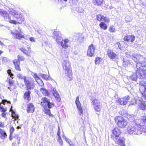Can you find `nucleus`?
Instances as JSON below:
<instances>
[{"label":"nucleus","instance_id":"f257e3e1","mask_svg":"<svg viewBox=\"0 0 146 146\" xmlns=\"http://www.w3.org/2000/svg\"><path fill=\"white\" fill-rule=\"evenodd\" d=\"M132 59L137 63L136 65V74L134 73L130 78L133 80L136 81L137 78L141 79L146 78V60L145 58L139 54H136L132 56Z\"/></svg>","mask_w":146,"mask_h":146},{"label":"nucleus","instance_id":"f03ea898","mask_svg":"<svg viewBox=\"0 0 146 146\" xmlns=\"http://www.w3.org/2000/svg\"><path fill=\"white\" fill-rule=\"evenodd\" d=\"M136 125H129L127 129V132L132 135L141 134L146 132V117H142L141 119H136Z\"/></svg>","mask_w":146,"mask_h":146},{"label":"nucleus","instance_id":"7ed1b4c3","mask_svg":"<svg viewBox=\"0 0 146 146\" xmlns=\"http://www.w3.org/2000/svg\"><path fill=\"white\" fill-rule=\"evenodd\" d=\"M9 11L10 14L17 19V22L16 21L11 20L8 13L6 11H3L1 9H0V15L4 17L6 21H9L11 23L16 24L18 23H19L20 24L24 21V18L20 12H17L12 9H9Z\"/></svg>","mask_w":146,"mask_h":146},{"label":"nucleus","instance_id":"20e7f679","mask_svg":"<svg viewBox=\"0 0 146 146\" xmlns=\"http://www.w3.org/2000/svg\"><path fill=\"white\" fill-rule=\"evenodd\" d=\"M120 133V131L118 128H115L113 130L111 137L116 143L121 146H125L124 139L119 137Z\"/></svg>","mask_w":146,"mask_h":146},{"label":"nucleus","instance_id":"39448f33","mask_svg":"<svg viewBox=\"0 0 146 146\" xmlns=\"http://www.w3.org/2000/svg\"><path fill=\"white\" fill-rule=\"evenodd\" d=\"M62 67L65 71V74L69 81L72 80V73L71 68V64L68 60H64L62 62Z\"/></svg>","mask_w":146,"mask_h":146},{"label":"nucleus","instance_id":"423d86ee","mask_svg":"<svg viewBox=\"0 0 146 146\" xmlns=\"http://www.w3.org/2000/svg\"><path fill=\"white\" fill-rule=\"evenodd\" d=\"M41 105L43 107H44V109L43 110V112L45 114L48 115L50 117H53V115L51 114L50 110L46 106L49 100L46 97H44L41 99Z\"/></svg>","mask_w":146,"mask_h":146},{"label":"nucleus","instance_id":"0eeeda50","mask_svg":"<svg viewBox=\"0 0 146 146\" xmlns=\"http://www.w3.org/2000/svg\"><path fill=\"white\" fill-rule=\"evenodd\" d=\"M114 120L118 127L121 128H125L128 123L126 120L121 116L115 117Z\"/></svg>","mask_w":146,"mask_h":146},{"label":"nucleus","instance_id":"6e6552de","mask_svg":"<svg viewBox=\"0 0 146 146\" xmlns=\"http://www.w3.org/2000/svg\"><path fill=\"white\" fill-rule=\"evenodd\" d=\"M91 103L95 111L100 113L102 107V104L100 101L98 99H94L92 100Z\"/></svg>","mask_w":146,"mask_h":146},{"label":"nucleus","instance_id":"1a4fd4ad","mask_svg":"<svg viewBox=\"0 0 146 146\" xmlns=\"http://www.w3.org/2000/svg\"><path fill=\"white\" fill-rule=\"evenodd\" d=\"M11 33L15 39L21 40L22 38H23L27 39L25 38L23 33L22 32L20 28L18 27V29H16L14 32L11 31Z\"/></svg>","mask_w":146,"mask_h":146},{"label":"nucleus","instance_id":"9d476101","mask_svg":"<svg viewBox=\"0 0 146 146\" xmlns=\"http://www.w3.org/2000/svg\"><path fill=\"white\" fill-rule=\"evenodd\" d=\"M139 90L142 95L146 98V83L145 81L141 82Z\"/></svg>","mask_w":146,"mask_h":146},{"label":"nucleus","instance_id":"9b49d317","mask_svg":"<svg viewBox=\"0 0 146 146\" xmlns=\"http://www.w3.org/2000/svg\"><path fill=\"white\" fill-rule=\"evenodd\" d=\"M79 99V96L77 97L75 103L76 105L79 115L80 116H82L83 115V110L81 107V104L80 102Z\"/></svg>","mask_w":146,"mask_h":146},{"label":"nucleus","instance_id":"f8f14e48","mask_svg":"<svg viewBox=\"0 0 146 146\" xmlns=\"http://www.w3.org/2000/svg\"><path fill=\"white\" fill-rule=\"evenodd\" d=\"M130 98V97L127 96L123 98L119 99L118 100V102L121 105H125L128 102Z\"/></svg>","mask_w":146,"mask_h":146},{"label":"nucleus","instance_id":"ddd939ff","mask_svg":"<svg viewBox=\"0 0 146 146\" xmlns=\"http://www.w3.org/2000/svg\"><path fill=\"white\" fill-rule=\"evenodd\" d=\"M107 54L108 56L110 59H114L118 58L117 55L111 50H108Z\"/></svg>","mask_w":146,"mask_h":146},{"label":"nucleus","instance_id":"4468645a","mask_svg":"<svg viewBox=\"0 0 146 146\" xmlns=\"http://www.w3.org/2000/svg\"><path fill=\"white\" fill-rule=\"evenodd\" d=\"M60 44L62 47L65 49H66L70 44V43L69 40L65 39L62 40L60 42Z\"/></svg>","mask_w":146,"mask_h":146},{"label":"nucleus","instance_id":"2eb2a0df","mask_svg":"<svg viewBox=\"0 0 146 146\" xmlns=\"http://www.w3.org/2000/svg\"><path fill=\"white\" fill-rule=\"evenodd\" d=\"M31 75L34 77L35 80L40 86H44V84L42 81L39 79L36 73L32 72L31 73Z\"/></svg>","mask_w":146,"mask_h":146},{"label":"nucleus","instance_id":"dca6fc26","mask_svg":"<svg viewBox=\"0 0 146 146\" xmlns=\"http://www.w3.org/2000/svg\"><path fill=\"white\" fill-rule=\"evenodd\" d=\"M95 47L92 44L90 45L88 48L87 55L88 56L90 57L93 56L94 54Z\"/></svg>","mask_w":146,"mask_h":146},{"label":"nucleus","instance_id":"f3484780","mask_svg":"<svg viewBox=\"0 0 146 146\" xmlns=\"http://www.w3.org/2000/svg\"><path fill=\"white\" fill-rule=\"evenodd\" d=\"M53 37L55 39L57 43H59L61 39V34L60 33L57 31H54L53 33Z\"/></svg>","mask_w":146,"mask_h":146},{"label":"nucleus","instance_id":"a211bd4d","mask_svg":"<svg viewBox=\"0 0 146 146\" xmlns=\"http://www.w3.org/2000/svg\"><path fill=\"white\" fill-rule=\"evenodd\" d=\"M25 83L28 89H31L33 88L34 85L33 81H29L27 79L26 81H25Z\"/></svg>","mask_w":146,"mask_h":146},{"label":"nucleus","instance_id":"6ab92c4d","mask_svg":"<svg viewBox=\"0 0 146 146\" xmlns=\"http://www.w3.org/2000/svg\"><path fill=\"white\" fill-rule=\"evenodd\" d=\"M135 39V37L132 35H127L125 36L124 38V40L128 42L130 41L131 42H133Z\"/></svg>","mask_w":146,"mask_h":146},{"label":"nucleus","instance_id":"aec40b11","mask_svg":"<svg viewBox=\"0 0 146 146\" xmlns=\"http://www.w3.org/2000/svg\"><path fill=\"white\" fill-rule=\"evenodd\" d=\"M139 99L138 104L140 108L142 110H145L146 109V105L145 104V101H142L141 98H139Z\"/></svg>","mask_w":146,"mask_h":146},{"label":"nucleus","instance_id":"412c9836","mask_svg":"<svg viewBox=\"0 0 146 146\" xmlns=\"http://www.w3.org/2000/svg\"><path fill=\"white\" fill-rule=\"evenodd\" d=\"M52 93L54 97L56 99L57 101H60L61 100V98L59 94L56 91L55 88H53Z\"/></svg>","mask_w":146,"mask_h":146},{"label":"nucleus","instance_id":"4be33fe9","mask_svg":"<svg viewBox=\"0 0 146 146\" xmlns=\"http://www.w3.org/2000/svg\"><path fill=\"white\" fill-rule=\"evenodd\" d=\"M16 69L19 71H21V69L20 67V62L17 59H15L13 61Z\"/></svg>","mask_w":146,"mask_h":146},{"label":"nucleus","instance_id":"5701e85b","mask_svg":"<svg viewBox=\"0 0 146 146\" xmlns=\"http://www.w3.org/2000/svg\"><path fill=\"white\" fill-rule=\"evenodd\" d=\"M35 108L33 105L30 103L28 105L27 111L28 113H33L34 111Z\"/></svg>","mask_w":146,"mask_h":146},{"label":"nucleus","instance_id":"b1692460","mask_svg":"<svg viewBox=\"0 0 146 146\" xmlns=\"http://www.w3.org/2000/svg\"><path fill=\"white\" fill-rule=\"evenodd\" d=\"M40 92L44 96H48L49 95V92L48 91L43 88H41L40 89Z\"/></svg>","mask_w":146,"mask_h":146},{"label":"nucleus","instance_id":"393cba45","mask_svg":"<svg viewBox=\"0 0 146 146\" xmlns=\"http://www.w3.org/2000/svg\"><path fill=\"white\" fill-rule=\"evenodd\" d=\"M17 78L19 79L24 80V82L26 81V80L27 79L25 76L20 73L18 74H17Z\"/></svg>","mask_w":146,"mask_h":146},{"label":"nucleus","instance_id":"a878e982","mask_svg":"<svg viewBox=\"0 0 146 146\" xmlns=\"http://www.w3.org/2000/svg\"><path fill=\"white\" fill-rule=\"evenodd\" d=\"M10 111H11L12 117L14 118L15 120L18 119L19 118L18 115L16 114L15 112L12 109V107L10 109Z\"/></svg>","mask_w":146,"mask_h":146},{"label":"nucleus","instance_id":"bb28decb","mask_svg":"<svg viewBox=\"0 0 146 146\" xmlns=\"http://www.w3.org/2000/svg\"><path fill=\"white\" fill-rule=\"evenodd\" d=\"M30 92L28 91L26 92L24 94V98L26 100H28L29 98Z\"/></svg>","mask_w":146,"mask_h":146},{"label":"nucleus","instance_id":"cd10ccee","mask_svg":"<svg viewBox=\"0 0 146 146\" xmlns=\"http://www.w3.org/2000/svg\"><path fill=\"white\" fill-rule=\"evenodd\" d=\"M100 27L104 30H106L107 28V26L103 22H101L99 25Z\"/></svg>","mask_w":146,"mask_h":146},{"label":"nucleus","instance_id":"c85d7f7f","mask_svg":"<svg viewBox=\"0 0 146 146\" xmlns=\"http://www.w3.org/2000/svg\"><path fill=\"white\" fill-rule=\"evenodd\" d=\"M0 135L1 136H0L1 137V139H4L6 138L7 136V135L6 133L3 130L2 131Z\"/></svg>","mask_w":146,"mask_h":146},{"label":"nucleus","instance_id":"c756f323","mask_svg":"<svg viewBox=\"0 0 146 146\" xmlns=\"http://www.w3.org/2000/svg\"><path fill=\"white\" fill-rule=\"evenodd\" d=\"M96 18L97 20L99 21H103L104 16L101 15H98L96 16Z\"/></svg>","mask_w":146,"mask_h":146},{"label":"nucleus","instance_id":"7c9ffc66","mask_svg":"<svg viewBox=\"0 0 146 146\" xmlns=\"http://www.w3.org/2000/svg\"><path fill=\"white\" fill-rule=\"evenodd\" d=\"M39 76L46 80H48L50 78L49 75L47 76V75L42 74H40L39 75Z\"/></svg>","mask_w":146,"mask_h":146},{"label":"nucleus","instance_id":"2f4dec72","mask_svg":"<svg viewBox=\"0 0 146 146\" xmlns=\"http://www.w3.org/2000/svg\"><path fill=\"white\" fill-rule=\"evenodd\" d=\"M13 138L15 139L16 141L18 144H19L20 143V138L19 137V136L17 134L15 135L14 137Z\"/></svg>","mask_w":146,"mask_h":146},{"label":"nucleus","instance_id":"473e14b6","mask_svg":"<svg viewBox=\"0 0 146 146\" xmlns=\"http://www.w3.org/2000/svg\"><path fill=\"white\" fill-rule=\"evenodd\" d=\"M96 4L97 6H100L102 5L104 0H95Z\"/></svg>","mask_w":146,"mask_h":146},{"label":"nucleus","instance_id":"72a5a7b5","mask_svg":"<svg viewBox=\"0 0 146 146\" xmlns=\"http://www.w3.org/2000/svg\"><path fill=\"white\" fill-rule=\"evenodd\" d=\"M102 60L101 58L98 57H96L95 60V64H100Z\"/></svg>","mask_w":146,"mask_h":146},{"label":"nucleus","instance_id":"f704fd0d","mask_svg":"<svg viewBox=\"0 0 146 146\" xmlns=\"http://www.w3.org/2000/svg\"><path fill=\"white\" fill-rule=\"evenodd\" d=\"M0 110L2 112H5L7 111L6 108L3 107V105L0 104Z\"/></svg>","mask_w":146,"mask_h":146},{"label":"nucleus","instance_id":"c9c22d12","mask_svg":"<svg viewBox=\"0 0 146 146\" xmlns=\"http://www.w3.org/2000/svg\"><path fill=\"white\" fill-rule=\"evenodd\" d=\"M48 107L49 108H51L54 106V104L50 102L49 101H48V103L47 104Z\"/></svg>","mask_w":146,"mask_h":146},{"label":"nucleus","instance_id":"e433bc0d","mask_svg":"<svg viewBox=\"0 0 146 146\" xmlns=\"http://www.w3.org/2000/svg\"><path fill=\"white\" fill-rule=\"evenodd\" d=\"M136 102H137V101L135 100L134 98H133L132 99H131L130 102V104L132 105L135 104H136Z\"/></svg>","mask_w":146,"mask_h":146},{"label":"nucleus","instance_id":"4c0bfd02","mask_svg":"<svg viewBox=\"0 0 146 146\" xmlns=\"http://www.w3.org/2000/svg\"><path fill=\"white\" fill-rule=\"evenodd\" d=\"M21 50L27 55H30V53L25 49L22 48L21 49Z\"/></svg>","mask_w":146,"mask_h":146},{"label":"nucleus","instance_id":"58836bf2","mask_svg":"<svg viewBox=\"0 0 146 146\" xmlns=\"http://www.w3.org/2000/svg\"><path fill=\"white\" fill-rule=\"evenodd\" d=\"M110 31L111 32H115V29L114 27L113 26H111L109 29Z\"/></svg>","mask_w":146,"mask_h":146},{"label":"nucleus","instance_id":"ea45409f","mask_svg":"<svg viewBox=\"0 0 146 146\" xmlns=\"http://www.w3.org/2000/svg\"><path fill=\"white\" fill-rule=\"evenodd\" d=\"M18 60H17L18 61H23L25 60V58L23 56H21L20 55H19L18 56Z\"/></svg>","mask_w":146,"mask_h":146},{"label":"nucleus","instance_id":"a19ab883","mask_svg":"<svg viewBox=\"0 0 146 146\" xmlns=\"http://www.w3.org/2000/svg\"><path fill=\"white\" fill-rule=\"evenodd\" d=\"M7 73L9 75L10 77L13 78V74H12L11 72V71L10 70H9L7 71Z\"/></svg>","mask_w":146,"mask_h":146},{"label":"nucleus","instance_id":"79ce46f5","mask_svg":"<svg viewBox=\"0 0 146 146\" xmlns=\"http://www.w3.org/2000/svg\"><path fill=\"white\" fill-rule=\"evenodd\" d=\"M14 130V128L13 127H10V135H12L13 134Z\"/></svg>","mask_w":146,"mask_h":146},{"label":"nucleus","instance_id":"37998d69","mask_svg":"<svg viewBox=\"0 0 146 146\" xmlns=\"http://www.w3.org/2000/svg\"><path fill=\"white\" fill-rule=\"evenodd\" d=\"M123 64L125 67L127 66L128 64L130 63L129 61H128V62H126L124 60V59H123Z\"/></svg>","mask_w":146,"mask_h":146},{"label":"nucleus","instance_id":"c03bdc74","mask_svg":"<svg viewBox=\"0 0 146 146\" xmlns=\"http://www.w3.org/2000/svg\"><path fill=\"white\" fill-rule=\"evenodd\" d=\"M105 21L106 22H109L110 21L109 19L107 17L104 16V18H103V21Z\"/></svg>","mask_w":146,"mask_h":146},{"label":"nucleus","instance_id":"a18cd8bd","mask_svg":"<svg viewBox=\"0 0 146 146\" xmlns=\"http://www.w3.org/2000/svg\"><path fill=\"white\" fill-rule=\"evenodd\" d=\"M29 40L31 42H35L36 40L35 38L33 37H31L30 38Z\"/></svg>","mask_w":146,"mask_h":146},{"label":"nucleus","instance_id":"49530a36","mask_svg":"<svg viewBox=\"0 0 146 146\" xmlns=\"http://www.w3.org/2000/svg\"><path fill=\"white\" fill-rule=\"evenodd\" d=\"M6 102H7V103L10 104V101H8L7 100H2V104H3L4 105L5 104V103Z\"/></svg>","mask_w":146,"mask_h":146},{"label":"nucleus","instance_id":"de8ad7c7","mask_svg":"<svg viewBox=\"0 0 146 146\" xmlns=\"http://www.w3.org/2000/svg\"><path fill=\"white\" fill-rule=\"evenodd\" d=\"M65 139L66 141L69 144V143H70V140L68 139V138H67V137H65V139Z\"/></svg>","mask_w":146,"mask_h":146},{"label":"nucleus","instance_id":"09e8293b","mask_svg":"<svg viewBox=\"0 0 146 146\" xmlns=\"http://www.w3.org/2000/svg\"><path fill=\"white\" fill-rule=\"evenodd\" d=\"M57 141L59 143V144L61 145L62 146L63 145V141L62 139L57 140Z\"/></svg>","mask_w":146,"mask_h":146},{"label":"nucleus","instance_id":"8fccbe9b","mask_svg":"<svg viewBox=\"0 0 146 146\" xmlns=\"http://www.w3.org/2000/svg\"><path fill=\"white\" fill-rule=\"evenodd\" d=\"M4 127V123L3 122L0 121V127Z\"/></svg>","mask_w":146,"mask_h":146},{"label":"nucleus","instance_id":"3c124183","mask_svg":"<svg viewBox=\"0 0 146 146\" xmlns=\"http://www.w3.org/2000/svg\"><path fill=\"white\" fill-rule=\"evenodd\" d=\"M5 112H2L1 115L3 117L6 118V113Z\"/></svg>","mask_w":146,"mask_h":146},{"label":"nucleus","instance_id":"603ef678","mask_svg":"<svg viewBox=\"0 0 146 146\" xmlns=\"http://www.w3.org/2000/svg\"><path fill=\"white\" fill-rule=\"evenodd\" d=\"M57 135L58 136H60V128H59V126L58 127V132L57 133Z\"/></svg>","mask_w":146,"mask_h":146},{"label":"nucleus","instance_id":"864d4df0","mask_svg":"<svg viewBox=\"0 0 146 146\" xmlns=\"http://www.w3.org/2000/svg\"><path fill=\"white\" fill-rule=\"evenodd\" d=\"M126 56L127 57L129 58L131 56L129 53H128V52L126 53Z\"/></svg>","mask_w":146,"mask_h":146},{"label":"nucleus","instance_id":"5fc2aeb1","mask_svg":"<svg viewBox=\"0 0 146 146\" xmlns=\"http://www.w3.org/2000/svg\"><path fill=\"white\" fill-rule=\"evenodd\" d=\"M119 45H120V44L119 42H117L116 44H115V45L116 46H118V47L119 48H120V46H119Z\"/></svg>","mask_w":146,"mask_h":146},{"label":"nucleus","instance_id":"6e6d98bb","mask_svg":"<svg viewBox=\"0 0 146 146\" xmlns=\"http://www.w3.org/2000/svg\"><path fill=\"white\" fill-rule=\"evenodd\" d=\"M62 137L64 139H65V137H66L65 135V134H64L63 133V134L62 135Z\"/></svg>","mask_w":146,"mask_h":146},{"label":"nucleus","instance_id":"4d7b16f0","mask_svg":"<svg viewBox=\"0 0 146 146\" xmlns=\"http://www.w3.org/2000/svg\"><path fill=\"white\" fill-rule=\"evenodd\" d=\"M11 135L10 134L9 138V139L10 141H11L13 139V137L11 136Z\"/></svg>","mask_w":146,"mask_h":146},{"label":"nucleus","instance_id":"13d9d810","mask_svg":"<svg viewBox=\"0 0 146 146\" xmlns=\"http://www.w3.org/2000/svg\"><path fill=\"white\" fill-rule=\"evenodd\" d=\"M65 1H67L68 0H64ZM73 2H76V1H77L78 0H71Z\"/></svg>","mask_w":146,"mask_h":146},{"label":"nucleus","instance_id":"bf43d9fd","mask_svg":"<svg viewBox=\"0 0 146 146\" xmlns=\"http://www.w3.org/2000/svg\"><path fill=\"white\" fill-rule=\"evenodd\" d=\"M58 137L57 140H59L60 139H62L61 138V137L60 136H58Z\"/></svg>","mask_w":146,"mask_h":146},{"label":"nucleus","instance_id":"052dcab7","mask_svg":"<svg viewBox=\"0 0 146 146\" xmlns=\"http://www.w3.org/2000/svg\"><path fill=\"white\" fill-rule=\"evenodd\" d=\"M3 130L0 129V135H1V133L2 132ZM0 136H1V135H0Z\"/></svg>","mask_w":146,"mask_h":146},{"label":"nucleus","instance_id":"680f3d73","mask_svg":"<svg viewBox=\"0 0 146 146\" xmlns=\"http://www.w3.org/2000/svg\"><path fill=\"white\" fill-rule=\"evenodd\" d=\"M69 145L70 146H74V145L72 144H71L70 143H69Z\"/></svg>","mask_w":146,"mask_h":146},{"label":"nucleus","instance_id":"e2e57ef3","mask_svg":"<svg viewBox=\"0 0 146 146\" xmlns=\"http://www.w3.org/2000/svg\"><path fill=\"white\" fill-rule=\"evenodd\" d=\"M16 128L18 129L21 128V127L19 126H17V127H16Z\"/></svg>","mask_w":146,"mask_h":146},{"label":"nucleus","instance_id":"0e129e2a","mask_svg":"<svg viewBox=\"0 0 146 146\" xmlns=\"http://www.w3.org/2000/svg\"><path fill=\"white\" fill-rule=\"evenodd\" d=\"M0 44L1 45H3V43L1 41H0Z\"/></svg>","mask_w":146,"mask_h":146},{"label":"nucleus","instance_id":"69168bd1","mask_svg":"<svg viewBox=\"0 0 146 146\" xmlns=\"http://www.w3.org/2000/svg\"><path fill=\"white\" fill-rule=\"evenodd\" d=\"M3 52L0 50V55H1V53H2Z\"/></svg>","mask_w":146,"mask_h":146},{"label":"nucleus","instance_id":"338daca9","mask_svg":"<svg viewBox=\"0 0 146 146\" xmlns=\"http://www.w3.org/2000/svg\"><path fill=\"white\" fill-rule=\"evenodd\" d=\"M39 146H43V145H42L40 144L39 145Z\"/></svg>","mask_w":146,"mask_h":146},{"label":"nucleus","instance_id":"774afa93","mask_svg":"<svg viewBox=\"0 0 146 146\" xmlns=\"http://www.w3.org/2000/svg\"><path fill=\"white\" fill-rule=\"evenodd\" d=\"M4 58H5V57H4Z\"/></svg>","mask_w":146,"mask_h":146}]
</instances>
